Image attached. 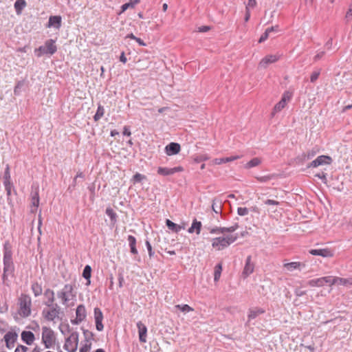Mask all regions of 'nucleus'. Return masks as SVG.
Returning <instances> with one entry per match:
<instances>
[{"label":"nucleus","instance_id":"f257e3e1","mask_svg":"<svg viewBox=\"0 0 352 352\" xmlns=\"http://www.w3.org/2000/svg\"><path fill=\"white\" fill-rule=\"evenodd\" d=\"M47 307V309H43L42 311V316L47 321L55 322L56 320H62V317L60 316V314H63L61 308L57 303Z\"/></svg>","mask_w":352,"mask_h":352},{"label":"nucleus","instance_id":"f03ea898","mask_svg":"<svg viewBox=\"0 0 352 352\" xmlns=\"http://www.w3.org/2000/svg\"><path fill=\"white\" fill-rule=\"evenodd\" d=\"M19 314L23 318L28 317L31 314V298L26 294H21L19 298Z\"/></svg>","mask_w":352,"mask_h":352},{"label":"nucleus","instance_id":"7ed1b4c3","mask_svg":"<svg viewBox=\"0 0 352 352\" xmlns=\"http://www.w3.org/2000/svg\"><path fill=\"white\" fill-rule=\"evenodd\" d=\"M56 340L55 333L52 329L47 327H42V342L46 349L53 348Z\"/></svg>","mask_w":352,"mask_h":352},{"label":"nucleus","instance_id":"20e7f679","mask_svg":"<svg viewBox=\"0 0 352 352\" xmlns=\"http://www.w3.org/2000/svg\"><path fill=\"white\" fill-rule=\"evenodd\" d=\"M73 292V285L71 284H66L61 290L57 292V296L61 299L63 305H67L68 302L76 296Z\"/></svg>","mask_w":352,"mask_h":352},{"label":"nucleus","instance_id":"39448f33","mask_svg":"<svg viewBox=\"0 0 352 352\" xmlns=\"http://www.w3.org/2000/svg\"><path fill=\"white\" fill-rule=\"evenodd\" d=\"M237 239L236 236L230 235L226 237H217L212 240V245L217 248L219 250H222L231 243H234Z\"/></svg>","mask_w":352,"mask_h":352},{"label":"nucleus","instance_id":"423d86ee","mask_svg":"<svg viewBox=\"0 0 352 352\" xmlns=\"http://www.w3.org/2000/svg\"><path fill=\"white\" fill-rule=\"evenodd\" d=\"M78 337L79 334L78 332H72L71 335L65 339L64 349L68 352H76L78 345Z\"/></svg>","mask_w":352,"mask_h":352},{"label":"nucleus","instance_id":"0eeeda50","mask_svg":"<svg viewBox=\"0 0 352 352\" xmlns=\"http://www.w3.org/2000/svg\"><path fill=\"white\" fill-rule=\"evenodd\" d=\"M57 50V47L55 45V41L53 39H49L45 41V45L40 46L36 51L38 52V56H41L43 54H54Z\"/></svg>","mask_w":352,"mask_h":352},{"label":"nucleus","instance_id":"6e6552de","mask_svg":"<svg viewBox=\"0 0 352 352\" xmlns=\"http://www.w3.org/2000/svg\"><path fill=\"white\" fill-rule=\"evenodd\" d=\"M307 285L311 287H322L325 285H331V276H324L308 281Z\"/></svg>","mask_w":352,"mask_h":352},{"label":"nucleus","instance_id":"1a4fd4ad","mask_svg":"<svg viewBox=\"0 0 352 352\" xmlns=\"http://www.w3.org/2000/svg\"><path fill=\"white\" fill-rule=\"evenodd\" d=\"M18 335L14 331H8L6 333L3 337V340L6 342V346L8 349H12L14 346V343L17 339Z\"/></svg>","mask_w":352,"mask_h":352},{"label":"nucleus","instance_id":"9d476101","mask_svg":"<svg viewBox=\"0 0 352 352\" xmlns=\"http://www.w3.org/2000/svg\"><path fill=\"white\" fill-rule=\"evenodd\" d=\"M331 158L327 155L318 156L316 160L312 161L309 165L308 168L317 167L323 164H330L331 163Z\"/></svg>","mask_w":352,"mask_h":352},{"label":"nucleus","instance_id":"9b49d317","mask_svg":"<svg viewBox=\"0 0 352 352\" xmlns=\"http://www.w3.org/2000/svg\"><path fill=\"white\" fill-rule=\"evenodd\" d=\"M3 179V184L5 186L6 194L8 196H10L11 195V189L13 186L10 179V170L8 166H7L6 169L5 170Z\"/></svg>","mask_w":352,"mask_h":352},{"label":"nucleus","instance_id":"f8f14e48","mask_svg":"<svg viewBox=\"0 0 352 352\" xmlns=\"http://www.w3.org/2000/svg\"><path fill=\"white\" fill-rule=\"evenodd\" d=\"M31 203H32L31 212H34L39 205V195H38V187H36L34 189L32 188V190Z\"/></svg>","mask_w":352,"mask_h":352},{"label":"nucleus","instance_id":"ddd939ff","mask_svg":"<svg viewBox=\"0 0 352 352\" xmlns=\"http://www.w3.org/2000/svg\"><path fill=\"white\" fill-rule=\"evenodd\" d=\"M12 255L11 245L6 241L3 245V263H13Z\"/></svg>","mask_w":352,"mask_h":352},{"label":"nucleus","instance_id":"4468645a","mask_svg":"<svg viewBox=\"0 0 352 352\" xmlns=\"http://www.w3.org/2000/svg\"><path fill=\"white\" fill-rule=\"evenodd\" d=\"M254 265L252 262V256H248L246 258L245 265L243 271V276L244 278H246L254 272Z\"/></svg>","mask_w":352,"mask_h":352},{"label":"nucleus","instance_id":"2eb2a0df","mask_svg":"<svg viewBox=\"0 0 352 352\" xmlns=\"http://www.w3.org/2000/svg\"><path fill=\"white\" fill-rule=\"evenodd\" d=\"M278 60V57L276 55H267L260 61L258 67L260 68H266L268 65L275 63Z\"/></svg>","mask_w":352,"mask_h":352},{"label":"nucleus","instance_id":"dca6fc26","mask_svg":"<svg viewBox=\"0 0 352 352\" xmlns=\"http://www.w3.org/2000/svg\"><path fill=\"white\" fill-rule=\"evenodd\" d=\"M180 145L176 142H171L165 147V152L168 155L177 154L180 151Z\"/></svg>","mask_w":352,"mask_h":352},{"label":"nucleus","instance_id":"f3484780","mask_svg":"<svg viewBox=\"0 0 352 352\" xmlns=\"http://www.w3.org/2000/svg\"><path fill=\"white\" fill-rule=\"evenodd\" d=\"M137 327L138 329L140 341L144 343L146 342L147 333L146 327L141 321H139L137 323Z\"/></svg>","mask_w":352,"mask_h":352},{"label":"nucleus","instance_id":"a211bd4d","mask_svg":"<svg viewBox=\"0 0 352 352\" xmlns=\"http://www.w3.org/2000/svg\"><path fill=\"white\" fill-rule=\"evenodd\" d=\"M44 296L46 298V300L44 301V305L45 306H50L54 305V302L55 300L54 298V292L53 290L50 289H47L44 292Z\"/></svg>","mask_w":352,"mask_h":352},{"label":"nucleus","instance_id":"6ab92c4d","mask_svg":"<svg viewBox=\"0 0 352 352\" xmlns=\"http://www.w3.org/2000/svg\"><path fill=\"white\" fill-rule=\"evenodd\" d=\"M352 285V278H344L331 276V285Z\"/></svg>","mask_w":352,"mask_h":352},{"label":"nucleus","instance_id":"aec40b11","mask_svg":"<svg viewBox=\"0 0 352 352\" xmlns=\"http://www.w3.org/2000/svg\"><path fill=\"white\" fill-rule=\"evenodd\" d=\"M21 339L28 345H31L35 339L34 334L30 331H23L21 333Z\"/></svg>","mask_w":352,"mask_h":352},{"label":"nucleus","instance_id":"412c9836","mask_svg":"<svg viewBox=\"0 0 352 352\" xmlns=\"http://www.w3.org/2000/svg\"><path fill=\"white\" fill-rule=\"evenodd\" d=\"M301 267H305V264L300 262H291L283 264V267L288 272H292L295 270H301Z\"/></svg>","mask_w":352,"mask_h":352},{"label":"nucleus","instance_id":"4be33fe9","mask_svg":"<svg viewBox=\"0 0 352 352\" xmlns=\"http://www.w3.org/2000/svg\"><path fill=\"white\" fill-rule=\"evenodd\" d=\"M309 253L312 255L321 256L322 257H331L333 256L331 251L329 249L311 250Z\"/></svg>","mask_w":352,"mask_h":352},{"label":"nucleus","instance_id":"5701e85b","mask_svg":"<svg viewBox=\"0 0 352 352\" xmlns=\"http://www.w3.org/2000/svg\"><path fill=\"white\" fill-rule=\"evenodd\" d=\"M61 17L60 16H51L49 18L47 27H54L59 29L61 26Z\"/></svg>","mask_w":352,"mask_h":352},{"label":"nucleus","instance_id":"b1692460","mask_svg":"<svg viewBox=\"0 0 352 352\" xmlns=\"http://www.w3.org/2000/svg\"><path fill=\"white\" fill-rule=\"evenodd\" d=\"M223 201L220 198H214L212 200V209L216 214L221 213Z\"/></svg>","mask_w":352,"mask_h":352},{"label":"nucleus","instance_id":"393cba45","mask_svg":"<svg viewBox=\"0 0 352 352\" xmlns=\"http://www.w3.org/2000/svg\"><path fill=\"white\" fill-rule=\"evenodd\" d=\"M239 158V155L228 157H223V158H216L212 160V164L219 165V164H221L223 163L232 162Z\"/></svg>","mask_w":352,"mask_h":352},{"label":"nucleus","instance_id":"a878e982","mask_svg":"<svg viewBox=\"0 0 352 352\" xmlns=\"http://www.w3.org/2000/svg\"><path fill=\"white\" fill-rule=\"evenodd\" d=\"M201 221H198L197 219H194L191 226L188 228V232L189 233L196 232L197 234H199L201 232Z\"/></svg>","mask_w":352,"mask_h":352},{"label":"nucleus","instance_id":"bb28decb","mask_svg":"<svg viewBox=\"0 0 352 352\" xmlns=\"http://www.w3.org/2000/svg\"><path fill=\"white\" fill-rule=\"evenodd\" d=\"M265 311V309H263L262 308L257 307V308L250 309L249 310V314H248V320H251L252 319H254L258 316H259L262 314H264Z\"/></svg>","mask_w":352,"mask_h":352},{"label":"nucleus","instance_id":"cd10ccee","mask_svg":"<svg viewBox=\"0 0 352 352\" xmlns=\"http://www.w3.org/2000/svg\"><path fill=\"white\" fill-rule=\"evenodd\" d=\"M166 225L169 230H170L173 232H175L176 233L179 232L181 230L184 229V226L176 224L169 219H166Z\"/></svg>","mask_w":352,"mask_h":352},{"label":"nucleus","instance_id":"c85d7f7f","mask_svg":"<svg viewBox=\"0 0 352 352\" xmlns=\"http://www.w3.org/2000/svg\"><path fill=\"white\" fill-rule=\"evenodd\" d=\"M76 318H78V320H84L86 318V309L83 305H79L76 311Z\"/></svg>","mask_w":352,"mask_h":352},{"label":"nucleus","instance_id":"c756f323","mask_svg":"<svg viewBox=\"0 0 352 352\" xmlns=\"http://www.w3.org/2000/svg\"><path fill=\"white\" fill-rule=\"evenodd\" d=\"M128 241H129V245L130 247L131 252L133 254L137 255L138 254V252L136 248V239L135 238V236H133L132 235H129L128 236Z\"/></svg>","mask_w":352,"mask_h":352},{"label":"nucleus","instance_id":"7c9ffc66","mask_svg":"<svg viewBox=\"0 0 352 352\" xmlns=\"http://www.w3.org/2000/svg\"><path fill=\"white\" fill-rule=\"evenodd\" d=\"M25 0H16L14 4V8L17 14H21L22 10L26 7Z\"/></svg>","mask_w":352,"mask_h":352},{"label":"nucleus","instance_id":"2f4dec72","mask_svg":"<svg viewBox=\"0 0 352 352\" xmlns=\"http://www.w3.org/2000/svg\"><path fill=\"white\" fill-rule=\"evenodd\" d=\"M14 270L13 263H3V279L5 280L8 275L11 274Z\"/></svg>","mask_w":352,"mask_h":352},{"label":"nucleus","instance_id":"473e14b6","mask_svg":"<svg viewBox=\"0 0 352 352\" xmlns=\"http://www.w3.org/2000/svg\"><path fill=\"white\" fill-rule=\"evenodd\" d=\"M139 3L140 0H133L123 4L121 6V12H125L128 8H133Z\"/></svg>","mask_w":352,"mask_h":352},{"label":"nucleus","instance_id":"72a5a7b5","mask_svg":"<svg viewBox=\"0 0 352 352\" xmlns=\"http://www.w3.org/2000/svg\"><path fill=\"white\" fill-rule=\"evenodd\" d=\"M261 163V160L258 157H254L248 162L245 165V168H251L258 166Z\"/></svg>","mask_w":352,"mask_h":352},{"label":"nucleus","instance_id":"f704fd0d","mask_svg":"<svg viewBox=\"0 0 352 352\" xmlns=\"http://www.w3.org/2000/svg\"><path fill=\"white\" fill-rule=\"evenodd\" d=\"M157 173L163 176H167L173 175L174 171L172 170V168L159 167L157 169Z\"/></svg>","mask_w":352,"mask_h":352},{"label":"nucleus","instance_id":"c9c22d12","mask_svg":"<svg viewBox=\"0 0 352 352\" xmlns=\"http://www.w3.org/2000/svg\"><path fill=\"white\" fill-rule=\"evenodd\" d=\"M91 276V267L89 265H86L82 272V276L88 280L87 285L90 284V278Z\"/></svg>","mask_w":352,"mask_h":352},{"label":"nucleus","instance_id":"e433bc0d","mask_svg":"<svg viewBox=\"0 0 352 352\" xmlns=\"http://www.w3.org/2000/svg\"><path fill=\"white\" fill-rule=\"evenodd\" d=\"M32 290L36 297L40 296L43 292L41 285L38 283H34L32 285Z\"/></svg>","mask_w":352,"mask_h":352},{"label":"nucleus","instance_id":"4c0bfd02","mask_svg":"<svg viewBox=\"0 0 352 352\" xmlns=\"http://www.w3.org/2000/svg\"><path fill=\"white\" fill-rule=\"evenodd\" d=\"M287 102H285V100H280L274 107L273 111L272 113V116L275 113L280 111L286 105Z\"/></svg>","mask_w":352,"mask_h":352},{"label":"nucleus","instance_id":"58836bf2","mask_svg":"<svg viewBox=\"0 0 352 352\" xmlns=\"http://www.w3.org/2000/svg\"><path fill=\"white\" fill-rule=\"evenodd\" d=\"M106 214L110 217L112 224H115L117 221V214L111 208L106 209Z\"/></svg>","mask_w":352,"mask_h":352},{"label":"nucleus","instance_id":"ea45409f","mask_svg":"<svg viewBox=\"0 0 352 352\" xmlns=\"http://www.w3.org/2000/svg\"><path fill=\"white\" fill-rule=\"evenodd\" d=\"M222 271V265L221 263L217 264L214 267V280L218 281Z\"/></svg>","mask_w":352,"mask_h":352},{"label":"nucleus","instance_id":"a19ab883","mask_svg":"<svg viewBox=\"0 0 352 352\" xmlns=\"http://www.w3.org/2000/svg\"><path fill=\"white\" fill-rule=\"evenodd\" d=\"M104 107L101 105H99L97 109V111L94 116V119L95 121L99 120L104 115Z\"/></svg>","mask_w":352,"mask_h":352},{"label":"nucleus","instance_id":"79ce46f5","mask_svg":"<svg viewBox=\"0 0 352 352\" xmlns=\"http://www.w3.org/2000/svg\"><path fill=\"white\" fill-rule=\"evenodd\" d=\"M176 309H179L181 311L184 313H188L190 311H192L194 309L191 307H190L188 305H177L175 307Z\"/></svg>","mask_w":352,"mask_h":352},{"label":"nucleus","instance_id":"37998d69","mask_svg":"<svg viewBox=\"0 0 352 352\" xmlns=\"http://www.w3.org/2000/svg\"><path fill=\"white\" fill-rule=\"evenodd\" d=\"M94 318L95 322L102 321L103 314L102 311L98 307L94 308Z\"/></svg>","mask_w":352,"mask_h":352},{"label":"nucleus","instance_id":"c03bdc74","mask_svg":"<svg viewBox=\"0 0 352 352\" xmlns=\"http://www.w3.org/2000/svg\"><path fill=\"white\" fill-rule=\"evenodd\" d=\"M24 80H19L16 82L14 88V95L19 96L21 94V89L24 86Z\"/></svg>","mask_w":352,"mask_h":352},{"label":"nucleus","instance_id":"a18cd8bd","mask_svg":"<svg viewBox=\"0 0 352 352\" xmlns=\"http://www.w3.org/2000/svg\"><path fill=\"white\" fill-rule=\"evenodd\" d=\"M146 179V176L144 175H142L139 173H135L133 177V183H140L142 180Z\"/></svg>","mask_w":352,"mask_h":352},{"label":"nucleus","instance_id":"49530a36","mask_svg":"<svg viewBox=\"0 0 352 352\" xmlns=\"http://www.w3.org/2000/svg\"><path fill=\"white\" fill-rule=\"evenodd\" d=\"M239 228V225L238 223H235L234 225L230 226V227H228V228H221L222 230H223V232H234L237 228Z\"/></svg>","mask_w":352,"mask_h":352},{"label":"nucleus","instance_id":"de8ad7c7","mask_svg":"<svg viewBox=\"0 0 352 352\" xmlns=\"http://www.w3.org/2000/svg\"><path fill=\"white\" fill-rule=\"evenodd\" d=\"M83 334L85 337L87 343L90 342V340L94 338V333L88 330H83Z\"/></svg>","mask_w":352,"mask_h":352},{"label":"nucleus","instance_id":"09e8293b","mask_svg":"<svg viewBox=\"0 0 352 352\" xmlns=\"http://www.w3.org/2000/svg\"><path fill=\"white\" fill-rule=\"evenodd\" d=\"M248 213H249V209L247 208L239 207L237 209V214L239 216H245V215L248 214Z\"/></svg>","mask_w":352,"mask_h":352},{"label":"nucleus","instance_id":"8fccbe9b","mask_svg":"<svg viewBox=\"0 0 352 352\" xmlns=\"http://www.w3.org/2000/svg\"><path fill=\"white\" fill-rule=\"evenodd\" d=\"M256 179L261 182H267L273 178V175H265L262 177H256Z\"/></svg>","mask_w":352,"mask_h":352},{"label":"nucleus","instance_id":"3c124183","mask_svg":"<svg viewBox=\"0 0 352 352\" xmlns=\"http://www.w3.org/2000/svg\"><path fill=\"white\" fill-rule=\"evenodd\" d=\"M146 246L148 250L149 257L151 258L153 256L155 252L153 251L152 246L148 241H146Z\"/></svg>","mask_w":352,"mask_h":352},{"label":"nucleus","instance_id":"603ef678","mask_svg":"<svg viewBox=\"0 0 352 352\" xmlns=\"http://www.w3.org/2000/svg\"><path fill=\"white\" fill-rule=\"evenodd\" d=\"M270 36V34L265 30V32L260 37L258 42L263 43L266 41Z\"/></svg>","mask_w":352,"mask_h":352},{"label":"nucleus","instance_id":"864d4df0","mask_svg":"<svg viewBox=\"0 0 352 352\" xmlns=\"http://www.w3.org/2000/svg\"><path fill=\"white\" fill-rule=\"evenodd\" d=\"M91 348V343H86L80 349V352H89Z\"/></svg>","mask_w":352,"mask_h":352},{"label":"nucleus","instance_id":"5fc2aeb1","mask_svg":"<svg viewBox=\"0 0 352 352\" xmlns=\"http://www.w3.org/2000/svg\"><path fill=\"white\" fill-rule=\"evenodd\" d=\"M319 75H320V71L314 72L311 75L310 81L311 82H314L318 79Z\"/></svg>","mask_w":352,"mask_h":352},{"label":"nucleus","instance_id":"6e6d98bb","mask_svg":"<svg viewBox=\"0 0 352 352\" xmlns=\"http://www.w3.org/2000/svg\"><path fill=\"white\" fill-rule=\"evenodd\" d=\"M264 204L266 205H272V206H278L280 203L277 201L272 199H267L264 201Z\"/></svg>","mask_w":352,"mask_h":352},{"label":"nucleus","instance_id":"4d7b16f0","mask_svg":"<svg viewBox=\"0 0 352 352\" xmlns=\"http://www.w3.org/2000/svg\"><path fill=\"white\" fill-rule=\"evenodd\" d=\"M28 348L23 345H19L14 352H26L28 351Z\"/></svg>","mask_w":352,"mask_h":352},{"label":"nucleus","instance_id":"13d9d810","mask_svg":"<svg viewBox=\"0 0 352 352\" xmlns=\"http://www.w3.org/2000/svg\"><path fill=\"white\" fill-rule=\"evenodd\" d=\"M266 30L270 34H271L272 32L276 33V32H278L279 31L278 25L272 26L270 28H267Z\"/></svg>","mask_w":352,"mask_h":352},{"label":"nucleus","instance_id":"bf43d9fd","mask_svg":"<svg viewBox=\"0 0 352 352\" xmlns=\"http://www.w3.org/2000/svg\"><path fill=\"white\" fill-rule=\"evenodd\" d=\"M325 52L324 51H321V52H319L314 57V61H318L319 60L320 58H322L324 55Z\"/></svg>","mask_w":352,"mask_h":352},{"label":"nucleus","instance_id":"052dcab7","mask_svg":"<svg viewBox=\"0 0 352 352\" xmlns=\"http://www.w3.org/2000/svg\"><path fill=\"white\" fill-rule=\"evenodd\" d=\"M291 97H292V94L289 92L286 91L284 93L281 100H285V102H287V101H289L290 100Z\"/></svg>","mask_w":352,"mask_h":352},{"label":"nucleus","instance_id":"680f3d73","mask_svg":"<svg viewBox=\"0 0 352 352\" xmlns=\"http://www.w3.org/2000/svg\"><path fill=\"white\" fill-rule=\"evenodd\" d=\"M209 158L210 157L207 155H201V156L197 157L195 159V161L197 162H199L208 160H209Z\"/></svg>","mask_w":352,"mask_h":352},{"label":"nucleus","instance_id":"e2e57ef3","mask_svg":"<svg viewBox=\"0 0 352 352\" xmlns=\"http://www.w3.org/2000/svg\"><path fill=\"white\" fill-rule=\"evenodd\" d=\"M210 232L211 234H220V233H223V230H222L221 228H211L210 230Z\"/></svg>","mask_w":352,"mask_h":352},{"label":"nucleus","instance_id":"0e129e2a","mask_svg":"<svg viewBox=\"0 0 352 352\" xmlns=\"http://www.w3.org/2000/svg\"><path fill=\"white\" fill-rule=\"evenodd\" d=\"M210 30V26L204 25V26H201V27H199L198 28V32H208Z\"/></svg>","mask_w":352,"mask_h":352},{"label":"nucleus","instance_id":"69168bd1","mask_svg":"<svg viewBox=\"0 0 352 352\" xmlns=\"http://www.w3.org/2000/svg\"><path fill=\"white\" fill-rule=\"evenodd\" d=\"M96 328L98 331H101L103 330L104 326L102 324V321L96 322Z\"/></svg>","mask_w":352,"mask_h":352},{"label":"nucleus","instance_id":"338daca9","mask_svg":"<svg viewBox=\"0 0 352 352\" xmlns=\"http://www.w3.org/2000/svg\"><path fill=\"white\" fill-rule=\"evenodd\" d=\"M346 18L347 19L352 18V3L350 4L349 9L346 14Z\"/></svg>","mask_w":352,"mask_h":352},{"label":"nucleus","instance_id":"774afa93","mask_svg":"<svg viewBox=\"0 0 352 352\" xmlns=\"http://www.w3.org/2000/svg\"><path fill=\"white\" fill-rule=\"evenodd\" d=\"M316 155V152L314 151H308L307 154H305V157H307V160L312 158Z\"/></svg>","mask_w":352,"mask_h":352}]
</instances>
